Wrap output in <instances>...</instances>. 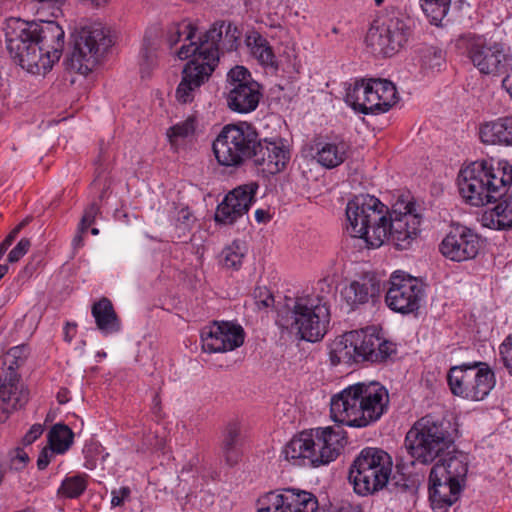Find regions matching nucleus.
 I'll return each mask as SVG.
<instances>
[{
  "label": "nucleus",
  "mask_w": 512,
  "mask_h": 512,
  "mask_svg": "<svg viewBox=\"0 0 512 512\" xmlns=\"http://www.w3.org/2000/svg\"><path fill=\"white\" fill-rule=\"evenodd\" d=\"M429 501L433 511H448V464H434L429 474Z\"/></svg>",
  "instance_id": "23"
},
{
  "label": "nucleus",
  "mask_w": 512,
  "mask_h": 512,
  "mask_svg": "<svg viewBox=\"0 0 512 512\" xmlns=\"http://www.w3.org/2000/svg\"><path fill=\"white\" fill-rule=\"evenodd\" d=\"M254 300L258 309H266L274 303V297L265 287L255 289Z\"/></svg>",
  "instance_id": "50"
},
{
  "label": "nucleus",
  "mask_w": 512,
  "mask_h": 512,
  "mask_svg": "<svg viewBox=\"0 0 512 512\" xmlns=\"http://www.w3.org/2000/svg\"><path fill=\"white\" fill-rule=\"evenodd\" d=\"M212 149L216 160H289L291 157L290 147L285 140H259L256 132L244 131L236 125L223 127L213 141Z\"/></svg>",
  "instance_id": "6"
},
{
  "label": "nucleus",
  "mask_w": 512,
  "mask_h": 512,
  "mask_svg": "<svg viewBox=\"0 0 512 512\" xmlns=\"http://www.w3.org/2000/svg\"><path fill=\"white\" fill-rule=\"evenodd\" d=\"M499 355L503 365L508 370L509 374L512 375V334L506 336L500 344Z\"/></svg>",
  "instance_id": "47"
},
{
  "label": "nucleus",
  "mask_w": 512,
  "mask_h": 512,
  "mask_svg": "<svg viewBox=\"0 0 512 512\" xmlns=\"http://www.w3.org/2000/svg\"><path fill=\"white\" fill-rule=\"evenodd\" d=\"M25 360V349L23 347L15 346L9 349L7 352L4 363L8 365V372H16L18 368Z\"/></svg>",
  "instance_id": "46"
},
{
  "label": "nucleus",
  "mask_w": 512,
  "mask_h": 512,
  "mask_svg": "<svg viewBox=\"0 0 512 512\" xmlns=\"http://www.w3.org/2000/svg\"><path fill=\"white\" fill-rule=\"evenodd\" d=\"M367 105V114H381L385 113L388 110H384L382 106V102L378 98V94L375 93V90L373 89V84H371L370 80L368 79V101L366 102Z\"/></svg>",
  "instance_id": "48"
},
{
  "label": "nucleus",
  "mask_w": 512,
  "mask_h": 512,
  "mask_svg": "<svg viewBox=\"0 0 512 512\" xmlns=\"http://www.w3.org/2000/svg\"><path fill=\"white\" fill-rule=\"evenodd\" d=\"M392 466V459L384 450L372 447L363 449L349 470L354 491L366 496L383 489L391 476Z\"/></svg>",
  "instance_id": "10"
},
{
  "label": "nucleus",
  "mask_w": 512,
  "mask_h": 512,
  "mask_svg": "<svg viewBox=\"0 0 512 512\" xmlns=\"http://www.w3.org/2000/svg\"><path fill=\"white\" fill-rule=\"evenodd\" d=\"M57 454L56 451L52 447H45L39 454L37 459V467L39 470H44L51 460L53 459L54 455Z\"/></svg>",
  "instance_id": "55"
},
{
  "label": "nucleus",
  "mask_w": 512,
  "mask_h": 512,
  "mask_svg": "<svg viewBox=\"0 0 512 512\" xmlns=\"http://www.w3.org/2000/svg\"><path fill=\"white\" fill-rule=\"evenodd\" d=\"M246 253V244L236 240L223 249L221 261L226 268L237 270L241 267Z\"/></svg>",
  "instance_id": "41"
},
{
  "label": "nucleus",
  "mask_w": 512,
  "mask_h": 512,
  "mask_svg": "<svg viewBox=\"0 0 512 512\" xmlns=\"http://www.w3.org/2000/svg\"><path fill=\"white\" fill-rule=\"evenodd\" d=\"M246 41L250 47L251 54L261 65L277 68L276 56L266 38L255 33L248 36Z\"/></svg>",
  "instance_id": "32"
},
{
  "label": "nucleus",
  "mask_w": 512,
  "mask_h": 512,
  "mask_svg": "<svg viewBox=\"0 0 512 512\" xmlns=\"http://www.w3.org/2000/svg\"><path fill=\"white\" fill-rule=\"evenodd\" d=\"M30 246V240L27 238H22L17 243V245L9 252L8 261L10 263H15L19 261L28 252Z\"/></svg>",
  "instance_id": "51"
},
{
  "label": "nucleus",
  "mask_w": 512,
  "mask_h": 512,
  "mask_svg": "<svg viewBox=\"0 0 512 512\" xmlns=\"http://www.w3.org/2000/svg\"><path fill=\"white\" fill-rule=\"evenodd\" d=\"M5 35L11 57L32 74H45L50 70L64 48V31L54 21L37 23L10 19Z\"/></svg>",
  "instance_id": "2"
},
{
  "label": "nucleus",
  "mask_w": 512,
  "mask_h": 512,
  "mask_svg": "<svg viewBox=\"0 0 512 512\" xmlns=\"http://www.w3.org/2000/svg\"><path fill=\"white\" fill-rule=\"evenodd\" d=\"M306 431L312 454V467L334 461L346 444L345 432L340 428L318 427Z\"/></svg>",
  "instance_id": "18"
},
{
  "label": "nucleus",
  "mask_w": 512,
  "mask_h": 512,
  "mask_svg": "<svg viewBox=\"0 0 512 512\" xmlns=\"http://www.w3.org/2000/svg\"><path fill=\"white\" fill-rule=\"evenodd\" d=\"M479 250V239L471 229L459 223H450V261L474 258Z\"/></svg>",
  "instance_id": "22"
},
{
  "label": "nucleus",
  "mask_w": 512,
  "mask_h": 512,
  "mask_svg": "<svg viewBox=\"0 0 512 512\" xmlns=\"http://www.w3.org/2000/svg\"><path fill=\"white\" fill-rule=\"evenodd\" d=\"M469 458L462 451H450V506L458 499L466 487Z\"/></svg>",
  "instance_id": "25"
},
{
  "label": "nucleus",
  "mask_w": 512,
  "mask_h": 512,
  "mask_svg": "<svg viewBox=\"0 0 512 512\" xmlns=\"http://www.w3.org/2000/svg\"><path fill=\"white\" fill-rule=\"evenodd\" d=\"M428 65H429L430 69L440 71L441 67L445 65V61L440 55H437V53H434V55L430 59Z\"/></svg>",
  "instance_id": "57"
},
{
  "label": "nucleus",
  "mask_w": 512,
  "mask_h": 512,
  "mask_svg": "<svg viewBox=\"0 0 512 512\" xmlns=\"http://www.w3.org/2000/svg\"><path fill=\"white\" fill-rule=\"evenodd\" d=\"M482 226L495 229H512V198L499 202L494 208L485 210L480 217Z\"/></svg>",
  "instance_id": "30"
},
{
  "label": "nucleus",
  "mask_w": 512,
  "mask_h": 512,
  "mask_svg": "<svg viewBox=\"0 0 512 512\" xmlns=\"http://www.w3.org/2000/svg\"><path fill=\"white\" fill-rule=\"evenodd\" d=\"M196 130V119L192 116L186 120L175 124L167 130V137L171 146L178 150L187 141L192 139Z\"/></svg>",
  "instance_id": "34"
},
{
  "label": "nucleus",
  "mask_w": 512,
  "mask_h": 512,
  "mask_svg": "<svg viewBox=\"0 0 512 512\" xmlns=\"http://www.w3.org/2000/svg\"><path fill=\"white\" fill-rule=\"evenodd\" d=\"M421 216L416 211L415 202L407 197L400 198L387 215V239L400 249H407L418 237Z\"/></svg>",
  "instance_id": "14"
},
{
  "label": "nucleus",
  "mask_w": 512,
  "mask_h": 512,
  "mask_svg": "<svg viewBox=\"0 0 512 512\" xmlns=\"http://www.w3.org/2000/svg\"><path fill=\"white\" fill-rule=\"evenodd\" d=\"M131 490L129 487H120L119 489H113L111 491V505L112 507H118L124 504L125 501L129 500Z\"/></svg>",
  "instance_id": "52"
},
{
  "label": "nucleus",
  "mask_w": 512,
  "mask_h": 512,
  "mask_svg": "<svg viewBox=\"0 0 512 512\" xmlns=\"http://www.w3.org/2000/svg\"><path fill=\"white\" fill-rule=\"evenodd\" d=\"M240 32L232 23L218 21L200 38L199 42L183 44L177 51L181 60L190 59L182 70V79L176 89V99L183 104L194 100L196 93L214 72L220 53L237 48Z\"/></svg>",
  "instance_id": "1"
},
{
  "label": "nucleus",
  "mask_w": 512,
  "mask_h": 512,
  "mask_svg": "<svg viewBox=\"0 0 512 512\" xmlns=\"http://www.w3.org/2000/svg\"><path fill=\"white\" fill-rule=\"evenodd\" d=\"M281 456L294 466H312L307 431L294 436L282 449Z\"/></svg>",
  "instance_id": "28"
},
{
  "label": "nucleus",
  "mask_w": 512,
  "mask_h": 512,
  "mask_svg": "<svg viewBox=\"0 0 512 512\" xmlns=\"http://www.w3.org/2000/svg\"><path fill=\"white\" fill-rule=\"evenodd\" d=\"M255 219L258 223H265L270 220V215L267 211L258 209L255 211Z\"/></svg>",
  "instance_id": "61"
},
{
  "label": "nucleus",
  "mask_w": 512,
  "mask_h": 512,
  "mask_svg": "<svg viewBox=\"0 0 512 512\" xmlns=\"http://www.w3.org/2000/svg\"><path fill=\"white\" fill-rule=\"evenodd\" d=\"M454 3V9L458 12H462L464 9H469V4L465 0H450V4Z\"/></svg>",
  "instance_id": "64"
},
{
  "label": "nucleus",
  "mask_w": 512,
  "mask_h": 512,
  "mask_svg": "<svg viewBox=\"0 0 512 512\" xmlns=\"http://www.w3.org/2000/svg\"><path fill=\"white\" fill-rule=\"evenodd\" d=\"M389 407L388 390L379 382H358L330 400L331 419L339 424L365 428L376 423Z\"/></svg>",
  "instance_id": "3"
},
{
  "label": "nucleus",
  "mask_w": 512,
  "mask_h": 512,
  "mask_svg": "<svg viewBox=\"0 0 512 512\" xmlns=\"http://www.w3.org/2000/svg\"><path fill=\"white\" fill-rule=\"evenodd\" d=\"M381 290L380 280L374 275L366 274L343 287L341 297L350 309H355L370 300H376Z\"/></svg>",
  "instance_id": "21"
},
{
  "label": "nucleus",
  "mask_w": 512,
  "mask_h": 512,
  "mask_svg": "<svg viewBox=\"0 0 512 512\" xmlns=\"http://www.w3.org/2000/svg\"><path fill=\"white\" fill-rule=\"evenodd\" d=\"M455 53L466 56L481 75L499 77L512 65V53L502 41L467 33L456 39Z\"/></svg>",
  "instance_id": "8"
},
{
  "label": "nucleus",
  "mask_w": 512,
  "mask_h": 512,
  "mask_svg": "<svg viewBox=\"0 0 512 512\" xmlns=\"http://www.w3.org/2000/svg\"><path fill=\"white\" fill-rule=\"evenodd\" d=\"M310 151L318 156V160H346L350 157L349 145L344 141L337 143H325L322 141H315Z\"/></svg>",
  "instance_id": "33"
},
{
  "label": "nucleus",
  "mask_w": 512,
  "mask_h": 512,
  "mask_svg": "<svg viewBox=\"0 0 512 512\" xmlns=\"http://www.w3.org/2000/svg\"><path fill=\"white\" fill-rule=\"evenodd\" d=\"M110 29L102 23H93L77 32L68 66L77 73L87 75L113 45Z\"/></svg>",
  "instance_id": "11"
},
{
  "label": "nucleus",
  "mask_w": 512,
  "mask_h": 512,
  "mask_svg": "<svg viewBox=\"0 0 512 512\" xmlns=\"http://www.w3.org/2000/svg\"><path fill=\"white\" fill-rule=\"evenodd\" d=\"M100 212V208L97 203L93 202L91 203L83 213V216L81 218V221L79 223V230L80 232H86L88 227H90L97 217V215Z\"/></svg>",
  "instance_id": "49"
},
{
  "label": "nucleus",
  "mask_w": 512,
  "mask_h": 512,
  "mask_svg": "<svg viewBox=\"0 0 512 512\" xmlns=\"http://www.w3.org/2000/svg\"><path fill=\"white\" fill-rule=\"evenodd\" d=\"M87 474H76L66 476L57 490V496L61 499L79 498L86 490L88 485Z\"/></svg>",
  "instance_id": "35"
},
{
  "label": "nucleus",
  "mask_w": 512,
  "mask_h": 512,
  "mask_svg": "<svg viewBox=\"0 0 512 512\" xmlns=\"http://www.w3.org/2000/svg\"><path fill=\"white\" fill-rule=\"evenodd\" d=\"M512 183V166L509 162H469L457 177L460 196L466 204L485 206L497 201Z\"/></svg>",
  "instance_id": "5"
},
{
  "label": "nucleus",
  "mask_w": 512,
  "mask_h": 512,
  "mask_svg": "<svg viewBox=\"0 0 512 512\" xmlns=\"http://www.w3.org/2000/svg\"><path fill=\"white\" fill-rule=\"evenodd\" d=\"M317 508L314 494L294 488L271 491L257 500V512H315Z\"/></svg>",
  "instance_id": "17"
},
{
  "label": "nucleus",
  "mask_w": 512,
  "mask_h": 512,
  "mask_svg": "<svg viewBox=\"0 0 512 512\" xmlns=\"http://www.w3.org/2000/svg\"><path fill=\"white\" fill-rule=\"evenodd\" d=\"M424 295L423 286L415 277L395 271L386 285L385 303L396 313L411 314L421 307Z\"/></svg>",
  "instance_id": "15"
},
{
  "label": "nucleus",
  "mask_w": 512,
  "mask_h": 512,
  "mask_svg": "<svg viewBox=\"0 0 512 512\" xmlns=\"http://www.w3.org/2000/svg\"><path fill=\"white\" fill-rule=\"evenodd\" d=\"M28 455L25 452H18L15 457L12 458V465H16L19 462L20 466H15V469H21L26 465Z\"/></svg>",
  "instance_id": "59"
},
{
  "label": "nucleus",
  "mask_w": 512,
  "mask_h": 512,
  "mask_svg": "<svg viewBox=\"0 0 512 512\" xmlns=\"http://www.w3.org/2000/svg\"><path fill=\"white\" fill-rule=\"evenodd\" d=\"M241 217L242 214L237 209H234L233 205L225 199L218 205L215 213V220L222 224H233Z\"/></svg>",
  "instance_id": "42"
},
{
  "label": "nucleus",
  "mask_w": 512,
  "mask_h": 512,
  "mask_svg": "<svg viewBox=\"0 0 512 512\" xmlns=\"http://www.w3.org/2000/svg\"><path fill=\"white\" fill-rule=\"evenodd\" d=\"M373 84L375 93L378 94V98L382 102L384 110H390L398 101V93L396 86L387 79H369Z\"/></svg>",
  "instance_id": "40"
},
{
  "label": "nucleus",
  "mask_w": 512,
  "mask_h": 512,
  "mask_svg": "<svg viewBox=\"0 0 512 512\" xmlns=\"http://www.w3.org/2000/svg\"><path fill=\"white\" fill-rule=\"evenodd\" d=\"M345 230L351 237L365 241L369 248H379L387 240L388 208L369 194L354 196L346 205Z\"/></svg>",
  "instance_id": "7"
},
{
  "label": "nucleus",
  "mask_w": 512,
  "mask_h": 512,
  "mask_svg": "<svg viewBox=\"0 0 512 512\" xmlns=\"http://www.w3.org/2000/svg\"><path fill=\"white\" fill-rule=\"evenodd\" d=\"M25 221L21 222L20 224H18L9 234L8 236L3 240V242L7 243L8 245H12V243L14 242V240L16 239L18 233L20 232V230L25 226Z\"/></svg>",
  "instance_id": "58"
},
{
  "label": "nucleus",
  "mask_w": 512,
  "mask_h": 512,
  "mask_svg": "<svg viewBox=\"0 0 512 512\" xmlns=\"http://www.w3.org/2000/svg\"><path fill=\"white\" fill-rule=\"evenodd\" d=\"M359 361L383 362L395 352V345L386 340L376 327L354 330Z\"/></svg>",
  "instance_id": "20"
},
{
  "label": "nucleus",
  "mask_w": 512,
  "mask_h": 512,
  "mask_svg": "<svg viewBox=\"0 0 512 512\" xmlns=\"http://www.w3.org/2000/svg\"><path fill=\"white\" fill-rule=\"evenodd\" d=\"M329 356L333 365L352 364L359 361L353 331L346 332L333 340L330 344Z\"/></svg>",
  "instance_id": "29"
},
{
  "label": "nucleus",
  "mask_w": 512,
  "mask_h": 512,
  "mask_svg": "<svg viewBox=\"0 0 512 512\" xmlns=\"http://www.w3.org/2000/svg\"><path fill=\"white\" fill-rule=\"evenodd\" d=\"M222 454L229 466L236 465L241 458L239 447H224V445H222Z\"/></svg>",
  "instance_id": "53"
},
{
  "label": "nucleus",
  "mask_w": 512,
  "mask_h": 512,
  "mask_svg": "<svg viewBox=\"0 0 512 512\" xmlns=\"http://www.w3.org/2000/svg\"><path fill=\"white\" fill-rule=\"evenodd\" d=\"M196 31L197 28L191 22L188 21H183L181 23L174 24L169 28L167 41L171 47L178 44L182 39H184L185 41H189L188 44H190L191 42H199L200 38L205 33L199 36L197 40H194L196 38Z\"/></svg>",
  "instance_id": "39"
},
{
  "label": "nucleus",
  "mask_w": 512,
  "mask_h": 512,
  "mask_svg": "<svg viewBox=\"0 0 512 512\" xmlns=\"http://www.w3.org/2000/svg\"><path fill=\"white\" fill-rule=\"evenodd\" d=\"M408 35V27L401 18L383 16L372 22L365 42L374 54L388 57L403 47L408 40Z\"/></svg>",
  "instance_id": "13"
},
{
  "label": "nucleus",
  "mask_w": 512,
  "mask_h": 512,
  "mask_svg": "<svg viewBox=\"0 0 512 512\" xmlns=\"http://www.w3.org/2000/svg\"><path fill=\"white\" fill-rule=\"evenodd\" d=\"M286 162H255V172L264 179H269L285 168Z\"/></svg>",
  "instance_id": "45"
},
{
  "label": "nucleus",
  "mask_w": 512,
  "mask_h": 512,
  "mask_svg": "<svg viewBox=\"0 0 512 512\" xmlns=\"http://www.w3.org/2000/svg\"><path fill=\"white\" fill-rule=\"evenodd\" d=\"M479 136L485 144L512 146V116L481 125Z\"/></svg>",
  "instance_id": "26"
},
{
  "label": "nucleus",
  "mask_w": 512,
  "mask_h": 512,
  "mask_svg": "<svg viewBox=\"0 0 512 512\" xmlns=\"http://www.w3.org/2000/svg\"><path fill=\"white\" fill-rule=\"evenodd\" d=\"M28 399L27 392L20 383L16 372H7L5 377L0 376V402L5 410H16L24 405Z\"/></svg>",
  "instance_id": "24"
},
{
  "label": "nucleus",
  "mask_w": 512,
  "mask_h": 512,
  "mask_svg": "<svg viewBox=\"0 0 512 512\" xmlns=\"http://www.w3.org/2000/svg\"><path fill=\"white\" fill-rule=\"evenodd\" d=\"M156 64V47L149 40H144L141 50V72L149 73V70Z\"/></svg>",
  "instance_id": "43"
},
{
  "label": "nucleus",
  "mask_w": 512,
  "mask_h": 512,
  "mask_svg": "<svg viewBox=\"0 0 512 512\" xmlns=\"http://www.w3.org/2000/svg\"><path fill=\"white\" fill-rule=\"evenodd\" d=\"M76 334V325L67 323L64 328V339L67 342H71Z\"/></svg>",
  "instance_id": "60"
},
{
  "label": "nucleus",
  "mask_w": 512,
  "mask_h": 512,
  "mask_svg": "<svg viewBox=\"0 0 512 512\" xmlns=\"http://www.w3.org/2000/svg\"><path fill=\"white\" fill-rule=\"evenodd\" d=\"M177 222L183 231L191 228L194 217L188 208H182L178 211Z\"/></svg>",
  "instance_id": "54"
},
{
  "label": "nucleus",
  "mask_w": 512,
  "mask_h": 512,
  "mask_svg": "<svg viewBox=\"0 0 512 512\" xmlns=\"http://www.w3.org/2000/svg\"><path fill=\"white\" fill-rule=\"evenodd\" d=\"M44 428L41 424H34L31 426L29 431L25 434L23 438V442L26 445L32 444L35 440H37L43 433Z\"/></svg>",
  "instance_id": "56"
},
{
  "label": "nucleus",
  "mask_w": 512,
  "mask_h": 512,
  "mask_svg": "<svg viewBox=\"0 0 512 512\" xmlns=\"http://www.w3.org/2000/svg\"><path fill=\"white\" fill-rule=\"evenodd\" d=\"M330 293V286L320 281L311 292L286 298L285 304L278 311L277 324L296 333L303 340H321L330 321Z\"/></svg>",
  "instance_id": "4"
},
{
  "label": "nucleus",
  "mask_w": 512,
  "mask_h": 512,
  "mask_svg": "<svg viewBox=\"0 0 512 512\" xmlns=\"http://www.w3.org/2000/svg\"><path fill=\"white\" fill-rule=\"evenodd\" d=\"M420 7L431 25L445 27L443 21L448 14V0H420Z\"/></svg>",
  "instance_id": "36"
},
{
  "label": "nucleus",
  "mask_w": 512,
  "mask_h": 512,
  "mask_svg": "<svg viewBox=\"0 0 512 512\" xmlns=\"http://www.w3.org/2000/svg\"><path fill=\"white\" fill-rule=\"evenodd\" d=\"M450 362V392L471 401L484 400L494 388V372L484 362Z\"/></svg>",
  "instance_id": "12"
},
{
  "label": "nucleus",
  "mask_w": 512,
  "mask_h": 512,
  "mask_svg": "<svg viewBox=\"0 0 512 512\" xmlns=\"http://www.w3.org/2000/svg\"><path fill=\"white\" fill-rule=\"evenodd\" d=\"M502 86L512 98V73L507 74L502 80Z\"/></svg>",
  "instance_id": "62"
},
{
  "label": "nucleus",
  "mask_w": 512,
  "mask_h": 512,
  "mask_svg": "<svg viewBox=\"0 0 512 512\" xmlns=\"http://www.w3.org/2000/svg\"><path fill=\"white\" fill-rule=\"evenodd\" d=\"M244 342L241 326L231 322H213L201 331V343L204 352L224 353L240 347Z\"/></svg>",
  "instance_id": "19"
},
{
  "label": "nucleus",
  "mask_w": 512,
  "mask_h": 512,
  "mask_svg": "<svg viewBox=\"0 0 512 512\" xmlns=\"http://www.w3.org/2000/svg\"><path fill=\"white\" fill-rule=\"evenodd\" d=\"M226 82V101L230 110L244 114L257 108L262 93L248 69L235 66L228 72Z\"/></svg>",
  "instance_id": "16"
},
{
  "label": "nucleus",
  "mask_w": 512,
  "mask_h": 512,
  "mask_svg": "<svg viewBox=\"0 0 512 512\" xmlns=\"http://www.w3.org/2000/svg\"><path fill=\"white\" fill-rule=\"evenodd\" d=\"M240 434V423L238 421L229 422L224 430L222 445L224 447H239Z\"/></svg>",
  "instance_id": "44"
},
{
  "label": "nucleus",
  "mask_w": 512,
  "mask_h": 512,
  "mask_svg": "<svg viewBox=\"0 0 512 512\" xmlns=\"http://www.w3.org/2000/svg\"><path fill=\"white\" fill-rule=\"evenodd\" d=\"M85 232H80V230L78 229L77 230V234L74 236L73 240H72V246L75 248V249H78V248H81L83 246V234Z\"/></svg>",
  "instance_id": "63"
},
{
  "label": "nucleus",
  "mask_w": 512,
  "mask_h": 512,
  "mask_svg": "<svg viewBox=\"0 0 512 512\" xmlns=\"http://www.w3.org/2000/svg\"><path fill=\"white\" fill-rule=\"evenodd\" d=\"M405 448L413 462L448 464L447 431L443 421L430 415L416 421L406 434Z\"/></svg>",
  "instance_id": "9"
},
{
  "label": "nucleus",
  "mask_w": 512,
  "mask_h": 512,
  "mask_svg": "<svg viewBox=\"0 0 512 512\" xmlns=\"http://www.w3.org/2000/svg\"><path fill=\"white\" fill-rule=\"evenodd\" d=\"M368 101V80L362 79L356 81L352 88H349L346 93V102L355 111L367 114Z\"/></svg>",
  "instance_id": "38"
},
{
  "label": "nucleus",
  "mask_w": 512,
  "mask_h": 512,
  "mask_svg": "<svg viewBox=\"0 0 512 512\" xmlns=\"http://www.w3.org/2000/svg\"><path fill=\"white\" fill-rule=\"evenodd\" d=\"M258 188L259 185L256 182L241 185L230 191L224 199L231 203L234 209H237L243 216L249 211L254 202Z\"/></svg>",
  "instance_id": "31"
},
{
  "label": "nucleus",
  "mask_w": 512,
  "mask_h": 512,
  "mask_svg": "<svg viewBox=\"0 0 512 512\" xmlns=\"http://www.w3.org/2000/svg\"><path fill=\"white\" fill-rule=\"evenodd\" d=\"M92 316L99 331L104 335H112L121 331V321L117 316L112 302L103 297L95 302L91 309Z\"/></svg>",
  "instance_id": "27"
},
{
  "label": "nucleus",
  "mask_w": 512,
  "mask_h": 512,
  "mask_svg": "<svg viewBox=\"0 0 512 512\" xmlns=\"http://www.w3.org/2000/svg\"><path fill=\"white\" fill-rule=\"evenodd\" d=\"M49 446L56 451L57 454L65 453L73 442L72 430L64 424H56L52 427L48 434Z\"/></svg>",
  "instance_id": "37"
}]
</instances>
